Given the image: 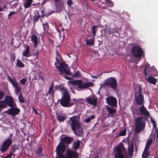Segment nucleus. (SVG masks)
I'll list each match as a JSON object with an SVG mask.
<instances>
[{"label": "nucleus", "instance_id": "412c9836", "mask_svg": "<svg viewBox=\"0 0 158 158\" xmlns=\"http://www.w3.org/2000/svg\"><path fill=\"white\" fill-rule=\"evenodd\" d=\"M31 40L32 42H33L35 45V47L37 44L38 40L37 36L33 35L31 37Z\"/></svg>", "mask_w": 158, "mask_h": 158}, {"label": "nucleus", "instance_id": "6ab92c4d", "mask_svg": "<svg viewBox=\"0 0 158 158\" xmlns=\"http://www.w3.org/2000/svg\"><path fill=\"white\" fill-rule=\"evenodd\" d=\"M146 79L148 82L154 85L156 84V79L152 76H150L148 78H147Z\"/></svg>", "mask_w": 158, "mask_h": 158}, {"label": "nucleus", "instance_id": "37998d69", "mask_svg": "<svg viewBox=\"0 0 158 158\" xmlns=\"http://www.w3.org/2000/svg\"><path fill=\"white\" fill-rule=\"evenodd\" d=\"M43 26L44 29L45 30L46 29L48 28V25L47 23H44L43 24Z\"/></svg>", "mask_w": 158, "mask_h": 158}, {"label": "nucleus", "instance_id": "72a5a7b5", "mask_svg": "<svg viewBox=\"0 0 158 158\" xmlns=\"http://www.w3.org/2000/svg\"><path fill=\"white\" fill-rule=\"evenodd\" d=\"M14 7L16 8V10L18 11L20 10L21 9V5L18 3L15 4L13 6V7Z\"/></svg>", "mask_w": 158, "mask_h": 158}, {"label": "nucleus", "instance_id": "4468645a", "mask_svg": "<svg viewBox=\"0 0 158 158\" xmlns=\"http://www.w3.org/2000/svg\"><path fill=\"white\" fill-rule=\"evenodd\" d=\"M86 100L89 104L95 106L97 104L98 98L94 96H89L86 98Z\"/></svg>", "mask_w": 158, "mask_h": 158}, {"label": "nucleus", "instance_id": "a878e982", "mask_svg": "<svg viewBox=\"0 0 158 158\" xmlns=\"http://www.w3.org/2000/svg\"><path fill=\"white\" fill-rule=\"evenodd\" d=\"M7 97L5 98V100L6 101V98ZM6 104H7L6 101V102L4 101H0V111L2 110V108L5 107L6 106Z\"/></svg>", "mask_w": 158, "mask_h": 158}, {"label": "nucleus", "instance_id": "13d9d810", "mask_svg": "<svg viewBox=\"0 0 158 158\" xmlns=\"http://www.w3.org/2000/svg\"><path fill=\"white\" fill-rule=\"evenodd\" d=\"M8 158V157H7V156H6V157H4V158Z\"/></svg>", "mask_w": 158, "mask_h": 158}, {"label": "nucleus", "instance_id": "5701e85b", "mask_svg": "<svg viewBox=\"0 0 158 158\" xmlns=\"http://www.w3.org/2000/svg\"><path fill=\"white\" fill-rule=\"evenodd\" d=\"M94 37H91L90 39H88L86 41V43L87 45H93L94 44Z\"/></svg>", "mask_w": 158, "mask_h": 158}, {"label": "nucleus", "instance_id": "f3484780", "mask_svg": "<svg viewBox=\"0 0 158 158\" xmlns=\"http://www.w3.org/2000/svg\"><path fill=\"white\" fill-rule=\"evenodd\" d=\"M138 111H139L141 114L143 115L146 116H149L150 115V114L148 111L144 106L143 105H142L141 106L139 107L138 109Z\"/></svg>", "mask_w": 158, "mask_h": 158}, {"label": "nucleus", "instance_id": "3c124183", "mask_svg": "<svg viewBox=\"0 0 158 158\" xmlns=\"http://www.w3.org/2000/svg\"><path fill=\"white\" fill-rule=\"evenodd\" d=\"M155 135H156L157 137L158 138V128L156 130L155 132Z\"/></svg>", "mask_w": 158, "mask_h": 158}, {"label": "nucleus", "instance_id": "c03bdc74", "mask_svg": "<svg viewBox=\"0 0 158 158\" xmlns=\"http://www.w3.org/2000/svg\"><path fill=\"white\" fill-rule=\"evenodd\" d=\"M26 81V79L23 78L20 81V82L21 84L24 85Z\"/></svg>", "mask_w": 158, "mask_h": 158}, {"label": "nucleus", "instance_id": "423d86ee", "mask_svg": "<svg viewBox=\"0 0 158 158\" xmlns=\"http://www.w3.org/2000/svg\"><path fill=\"white\" fill-rule=\"evenodd\" d=\"M72 141V139L69 137H65L62 138L60 143L57 146L56 151L59 153H63L65 151V144H69Z\"/></svg>", "mask_w": 158, "mask_h": 158}, {"label": "nucleus", "instance_id": "58836bf2", "mask_svg": "<svg viewBox=\"0 0 158 158\" xmlns=\"http://www.w3.org/2000/svg\"><path fill=\"white\" fill-rule=\"evenodd\" d=\"M126 134V130H124L121 131L119 133V136H124Z\"/></svg>", "mask_w": 158, "mask_h": 158}, {"label": "nucleus", "instance_id": "f704fd0d", "mask_svg": "<svg viewBox=\"0 0 158 158\" xmlns=\"http://www.w3.org/2000/svg\"><path fill=\"white\" fill-rule=\"evenodd\" d=\"M7 77L8 80L12 84L15 82V80L14 78L12 79L11 77H10L8 75H7Z\"/></svg>", "mask_w": 158, "mask_h": 158}, {"label": "nucleus", "instance_id": "1a4fd4ad", "mask_svg": "<svg viewBox=\"0 0 158 158\" xmlns=\"http://www.w3.org/2000/svg\"><path fill=\"white\" fill-rule=\"evenodd\" d=\"M125 149L123 145H119L116 148L114 158H125L123 154L125 152Z\"/></svg>", "mask_w": 158, "mask_h": 158}, {"label": "nucleus", "instance_id": "f8f14e48", "mask_svg": "<svg viewBox=\"0 0 158 158\" xmlns=\"http://www.w3.org/2000/svg\"><path fill=\"white\" fill-rule=\"evenodd\" d=\"M152 141V140L151 139H150L147 141L144 150L142 154L143 157H147L149 155V153L148 150Z\"/></svg>", "mask_w": 158, "mask_h": 158}, {"label": "nucleus", "instance_id": "9b49d317", "mask_svg": "<svg viewBox=\"0 0 158 158\" xmlns=\"http://www.w3.org/2000/svg\"><path fill=\"white\" fill-rule=\"evenodd\" d=\"M132 54L136 58L141 57L142 55L143 51L142 48L137 46H133L132 49Z\"/></svg>", "mask_w": 158, "mask_h": 158}, {"label": "nucleus", "instance_id": "6e6552de", "mask_svg": "<svg viewBox=\"0 0 158 158\" xmlns=\"http://www.w3.org/2000/svg\"><path fill=\"white\" fill-rule=\"evenodd\" d=\"M56 68L58 69L61 73H64L65 74H70L69 73V69L67 64L64 62H62L59 65H57L56 62L55 63Z\"/></svg>", "mask_w": 158, "mask_h": 158}, {"label": "nucleus", "instance_id": "393cba45", "mask_svg": "<svg viewBox=\"0 0 158 158\" xmlns=\"http://www.w3.org/2000/svg\"><path fill=\"white\" fill-rule=\"evenodd\" d=\"M81 142L79 140H77L75 141L73 144V147L74 149H77L80 146V144Z\"/></svg>", "mask_w": 158, "mask_h": 158}, {"label": "nucleus", "instance_id": "2eb2a0df", "mask_svg": "<svg viewBox=\"0 0 158 158\" xmlns=\"http://www.w3.org/2000/svg\"><path fill=\"white\" fill-rule=\"evenodd\" d=\"M11 143V140L10 139H8L3 143L1 148V151L2 152L6 151L10 146Z\"/></svg>", "mask_w": 158, "mask_h": 158}, {"label": "nucleus", "instance_id": "de8ad7c7", "mask_svg": "<svg viewBox=\"0 0 158 158\" xmlns=\"http://www.w3.org/2000/svg\"><path fill=\"white\" fill-rule=\"evenodd\" d=\"M15 13V11L10 12V13L8 15V18H10Z\"/></svg>", "mask_w": 158, "mask_h": 158}, {"label": "nucleus", "instance_id": "49530a36", "mask_svg": "<svg viewBox=\"0 0 158 158\" xmlns=\"http://www.w3.org/2000/svg\"><path fill=\"white\" fill-rule=\"evenodd\" d=\"M4 96V92L2 91H0V100L3 98Z\"/></svg>", "mask_w": 158, "mask_h": 158}, {"label": "nucleus", "instance_id": "9d476101", "mask_svg": "<svg viewBox=\"0 0 158 158\" xmlns=\"http://www.w3.org/2000/svg\"><path fill=\"white\" fill-rule=\"evenodd\" d=\"M104 84L115 89L117 88V83L114 78L110 77L107 79L105 81Z\"/></svg>", "mask_w": 158, "mask_h": 158}, {"label": "nucleus", "instance_id": "0eeeda50", "mask_svg": "<svg viewBox=\"0 0 158 158\" xmlns=\"http://www.w3.org/2000/svg\"><path fill=\"white\" fill-rule=\"evenodd\" d=\"M74 85H77V87L81 89H84L88 88L89 87L93 86V83L91 82H88L84 83L81 80H76L73 82Z\"/></svg>", "mask_w": 158, "mask_h": 158}, {"label": "nucleus", "instance_id": "4c0bfd02", "mask_svg": "<svg viewBox=\"0 0 158 158\" xmlns=\"http://www.w3.org/2000/svg\"><path fill=\"white\" fill-rule=\"evenodd\" d=\"M108 33L109 34H113L115 32V29H112L111 28H109L108 29Z\"/></svg>", "mask_w": 158, "mask_h": 158}, {"label": "nucleus", "instance_id": "7c9ffc66", "mask_svg": "<svg viewBox=\"0 0 158 158\" xmlns=\"http://www.w3.org/2000/svg\"><path fill=\"white\" fill-rule=\"evenodd\" d=\"M18 95V98L20 102H24V99L22 96V93L21 92L19 93V95Z\"/></svg>", "mask_w": 158, "mask_h": 158}, {"label": "nucleus", "instance_id": "79ce46f5", "mask_svg": "<svg viewBox=\"0 0 158 158\" xmlns=\"http://www.w3.org/2000/svg\"><path fill=\"white\" fill-rule=\"evenodd\" d=\"M151 118V121L153 123L154 128L155 129L156 127V123L155 121L153 119H152L151 118Z\"/></svg>", "mask_w": 158, "mask_h": 158}, {"label": "nucleus", "instance_id": "b1692460", "mask_svg": "<svg viewBox=\"0 0 158 158\" xmlns=\"http://www.w3.org/2000/svg\"><path fill=\"white\" fill-rule=\"evenodd\" d=\"M133 152V145L132 144L130 145L128 148V153L130 156L132 155Z\"/></svg>", "mask_w": 158, "mask_h": 158}, {"label": "nucleus", "instance_id": "f03ea898", "mask_svg": "<svg viewBox=\"0 0 158 158\" xmlns=\"http://www.w3.org/2000/svg\"><path fill=\"white\" fill-rule=\"evenodd\" d=\"M60 90L62 93H63V95L60 102V105L66 107H69L73 105L75 99L74 98L73 100L71 99L69 91L67 89L63 86H60Z\"/></svg>", "mask_w": 158, "mask_h": 158}, {"label": "nucleus", "instance_id": "a211bd4d", "mask_svg": "<svg viewBox=\"0 0 158 158\" xmlns=\"http://www.w3.org/2000/svg\"><path fill=\"white\" fill-rule=\"evenodd\" d=\"M12 85L13 86L15 89V93L16 94L19 95V93L20 92L21 90V88L19 84L15 81Z\"/></svg>", "mask_w": 158, "mask_h": 158}, {"label": "nucleus", "instance_id": "ddd939ff", "mask_svg": "<svg viewBox=\"0 0 158 158\" xmlns=\"http://www.w3.org/2000/svg\"><path fill=\"white\" fill-rule=\"evenodd\" d=\"M106 100L108 104L112 106H115L117 104L116 98L112 96L108 97Z\"/></svg>", "mask_w": 158, "mask_h": 158}, {"label": "nucleus", "instance_id": "4d7b16f0", "mask_svg": "<svg viewBox=\"0 0 158 158\" xmlns=\"http://www.w3.org/2000/svg\"><path fill=\"white\" fill-rule=\"evenodd\" d=\"M99 42H100V43L99 44V45H100L102 43V42L101 41H99Z\"/></svg>", "mask_w": 158, "mask_h": 158}, {"label": "nucleus", "instance_id": "c9c22d12", "mask_svg": "<svg viewBox=\"0 0 158 158\" xmlns=\"http://www.w3.org/2000/svg\"><path fill=\"white\" fill-rule=\"evenodd\" d=\"M92 30L94 37L95 35L96 32L97 31V27L95 26H94L93 27Z\"/></svg>", "mask_w": 158, "mask_h": 158}, {"label": "nucleus", "instance_id": "a18cd8bd", "mask_svg": "<svg viewBox=\"0 0 158 158\" xmlns=\"http://www.w3.org/2000/svg\"><path fill=\"white\" fill-rule=\"evenodd\" d=\"M40 15H38L37 16H35L33 18V19H34V20L35 21V22H36L37 21H38V19L40 18Z\"/></svg>", "mask_w": 158, "mask_h": 158}, {"label": "nucleus", "instance_id": "f257e3e1", "mask_svg": "<svg viewBox=\"0 0 158 158\" xmlns=\"http://www.w3.org/2000/svg\"><path fill=\"white\" fill-rule=\"evenodd\" d=\"M68 126L70 127L76 136H79L81 135L83 132L82 124L77 116L71 117L68 121Z\"/></svg>", "mask_w": 158, "mask_h": 158}, {"label": "nucleus", "instance_id": "bb28decb", "mask_svg": "<svg viewBox=\"0 0 158 158\" xmlns=\"http://www.w3.org/2000/svg\"><path fill=\"white\" fill-rule=\"evenodd\" d=\"M53 84L52 83L50 86L48 91V93L49 94H51L52 96H53L54 95V92L53 90Z\"/></svg>", "mask_w": 158, "mask_h": 158}, {"label": "nucleus", "instance_id": "864d4df0", "mask_svg": "<svg viewBox=\"0 0 158 158\" xmlns=\"http://www.w3.org/2000/svg\"><path fill=\"white\" fill-rule=\"evenodd\" d=\"M144 74L145 76H147V74L146 71V68L144 71Z\"/></svg>", "mask_w": 158, "mask_h": 158}, {"label": "nucleus", "instance_id": "603ef678", "mask_svg": "<svg viewBox=\"0 0 158 158\" xmlns=\"http://www.w3.org/2000/svg\"><path fill=\"white\" fill-rule=\"evenodd\" d=\"M99 77V75H98L97 76H94L93 75H91V77L94 78H98V77Z\"/></svg>", "mask_w": 158, "mask_h": 158}, {"label": "nucleus", "instance_id": "8fccbe9b", "mask_svg": "<svg viewBox=\"0 0 158 158\" xmlns=\"http://www.w3.org/2000/svg\"><path fill=\"white\" fill-rule=\"evenodd\" d=\"M67 3L68 6H70L72 4V2L71 0H68Z\"/></svg>", "mask_w": 158, "mask_h": 158}, {"label": "nucleus", "instance_id": "7ed1b4c3", "mask_svg": "<svg viewBox=\"0 0 158 158\" xmlns=\"http://www.w3.org/2000/svg\"><path fill=\"white\" fill-rule=\"evenodd\" d=\"M145 118L142 117L137 118L135 120V133H139L143 130L146 125Z\"/></svg>", "mask_w": 158, "mask_h": 158}, {"label": "nucleus", "instance_id": "5fc2aeb1", "mask_svg": "<svg viewBox=\"0 0 158 158\" xmlns=\"http://www.w3.org/2000/svg\"><path fill=\"white\" fill-rule=\"evenodd\" d=\"M40 79H41L42 81H43L44 80V78L42 76L40 77Z\"/></svg>", "mask_w": 158, "mask_h": 158}, {"label": "nucleus", "instance_id": "dca6fc26", "mask_svg": "<svg viewBox=\"0 0 158 158\" xmlns=\"http://www.w3.org/2000/svg\"><path fill=\"white\" fill-rule=\"evenodd\" d=\"M66 153V158H78V154L74 151L68 150Z\"/></svg>", "mask_w": 158, "mask_h": 158}, {"label": "nucleus", "instance_id": "473e14b6", "mask_svg": "<svg viewBox=\"0 0 158 158\" xmlns=\"http://www.w3.org/2000/svg\"><path fill=\"white\" fill-rule=\"evenodd\" d=\"M105 2L110 6H112L114 5L113 2L111 0H105Z\"/></svg>", "mask_w": 158, "mask_h": 158}, {"label": "nucleus", "instance_id": "e433bc0d", "mask_svg": "<svg viewBox=\"0 0 158 158\" xmlns=\"http://www.w3.org/2000/svg\"><path fill=\"white\" fill-rule=\"evenodd\" d=\"M42 149L41 148H39L37 151V153L38 155L40 156H43V153L41 152Z\"/></svg>", "mask_w": 158, "mask_h": 158}, {"label": "nucleus", "instance_id": "052dcab7", "mask_svg": "<svg viewBox=\"0 0 158 158\" xmlns=\"http://www.w3.org/2000/svg\"><path fill=\"white\" fill-rule=\"evenodd\" d=\"M141 60V58H140L139 60L138 61H139L140 60Z\"/></svg>", "mask_w": 158, "mask_h": 158}, {"label": "nucleus", "instance_id": "a19ab883", "mask_svg": "<svg viewBox=\"0 0 158 158\" xmlns=\"http://www.w3.org/2000/svg\"><path fill=\"white\" fill-rule=\"evenodd\" d=\"M57 154L58 155V158H65V157L64 155L62 154L63 153H59L57 152L56 151Z\"/></svg>", "mask_w": 158, "mask_h": 158}, {"label": "nucleus", "instance_id": "2f4dec72", "mask_svg": "<svg viewBox=\"0 0 158 158\" xmlns=\"http://www.w3.org/2000/svg\"><path fill=\"white\" fill-rule=\"evenodd\" d=\"M94 117H95L94 115H92L90 117L85 118V121L86 123H89L90 122L92 119H94Z\"/></svg>", "mask_w": 158, "mask_h": 158}, {"label": "nucleus", "instance_id": "09e8293b", "mask_svg": "<svg viewBox=\"0 0 158 158\" xmlns=\"http://www.w3.org/2000/svg\"><path fill=\"white\" fill-rule=\"evenodd\" d=\"M13 154V153L12 152H11L7 156V157H8V158H10L12 157Z\"/></svg>", "mask_w": 158, "mask_h": 158}, {"label": "nucleus", "instance_id": "39448f33", "mask_svg": "<svg viewBox=\"0 0 158 158\" xmlns=\"http://www.w3.org/2000/svg\"><path fill=\"white\" fill-rule=\"evenodd\" d=\"M6 101L7 105L12 108L7 111V113L8 114L12 115H15L19 112L20 110L19 109L14 107L13 99L11 97L7 96L6 98Z\"/></svg>", "mask_w": 158, "mask_h": 158}, {"label": "nucleus", "instance_id": "ea45409f", "mask_svg": "<svg viewBox=\"0 0 158 158\" xmlns=\"http://www.w3.org/2000/svg\"><path fill=\"white\" fill-rule=\"evenodd\" d=\"M81 76L80 73L79 72L77 71L73 75V77H79Z\"/></svg>", "mask_w": 158, "mask_h": 158}, {"label": "nucleus", "instance_id": "cd10ccee", "mask_svg": "<svg viewBox=\"0 0 158 158\" xmlns=\"http://www.w3.org/2000/svg\"><path fill=\"white\" fill-rule=\"evenodd\" d=\"M29 47L27 46L26 48V49L23 52V56H27V55L29 53Z\"/></svg>", "mask_w": 158, "mask_h": 158}, {"label": "nucleus", "instance_id": "c85d7f7f", "mask_svg": "<svg viewBox=\"0 0 158 158\" xmlns=\"http://www.w3.org/2000/svg\"><path fill=\"white\" fill-rule=\"evenodd\" d=\"M17 65L19 68H23L24 66V64L19 59L17 60Z\"/></svg>", "mask_w": 158, "mask_h": 158}, {"label": "nucleus", "instance_id": "4be33fe9", "mask_svg": "<svg viewBox=\"0 0 158 158\" xmlns=\"http://www.w3.org/2000/svg\"><path fill=\"white\" fill-rule=\"evenodd\" d=\"M32 0H26L24 3V7L25 8H28L31 5Z\"/></svg>", "mask_w": 158, "mask_h": 158}, {"label": "nucleus", "instance_id": "aec40b11", "mask_svg": "<svg viewBox=\"0 0 158 158\" xmlns=\"http://www.w3.org/2000/svg\"><path fill=\"white\" fill-rule=\"evenodd\" d=\"M106 109L107 110L108 114L110 116H112L116 112V110L114 108L106 106Z\"/></svg>", "mask_w": 158, "mask_h": 158}, {"label": "nucleus", "instance_id": "c756f323", "mask_svg": "<svg viewBox=\"0 0 158 158\" xmlns=\"http://www.w3.org/2000/svg\"><path fill=\"white\" fill-rule=\"evenodd\" d=\"M57 118L60 122H63L65 120V117L60 115H58Z\"/></svg>", "mask_w": 158, "mask_h": 158}, {"label": "nucleus", "instance_id": "bf43d9fd", "mask_svg": "<svg viewBox=\"0 0 158 158\" xmlns=\"http://www.w3.org/2000/svg\"><path fill=\"white\" fill-rule=\"evenodd\" d=\"M94 158H98V157H97L96 156V157H94Z\"/></svg>", "mask_w": 158, "mask_h": 158}, {"label": "nucleus", "instance_id": "6e6d98bb", "mask_svg": "<svg viewBox=\"0 0 158 158\" xmlns=\"http://www.w3.org/2000/svg\"><path fill=\"white\" fill-rule=\"evenodd\" d=\"M15 149H12V152H14L15 151Z\"/></svg>", "mask_w": 158, "mask_h": 158}, {"label": "nucleus", "instance_id": "20e7f679", "mask_svg": "<svg viewBox=\"0 0 158 158\" xmlns=\"http://www.w3.org/2000/svg\"><path fill=\"white\" fill-rule=\"evenodd\" d=\"M135 88V98L137 103L139 105L143 104V96L141 92V86L140 85H134Z\"/></svg>", "mask_w": 158, "mask_h": 158}]
</instances>
